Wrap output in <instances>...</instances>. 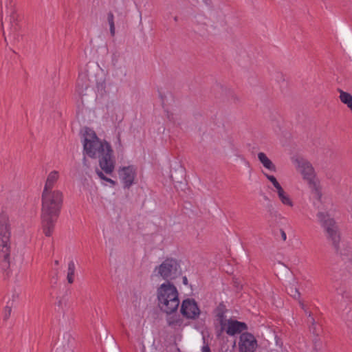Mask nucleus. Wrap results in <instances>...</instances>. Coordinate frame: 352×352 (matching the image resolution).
Segmentation results:
<instances>
[{"label": "nucleus", "instance_id": "1", "mask_svg": "<svg viewBox=\"0 0 352 352\" xmlns=\"http://www.w3.org/2000/svg\"><path fill=\"white\" fill-rule=\"evenodd\" d=\"M81 143L85 156L98 158L99 167L106 174H111L114 171L116 160L112 146L108 141L100 139L94 129L85 127L81 131Z\"/></svg>", "mask_w": 352, "mask_h": 352}, {"label": "nucleus", "instance_id": "2", "mask_svg": "<svg viewBox=\"0 0 352 352\" xmlns=\"http://www.w3.org/2000/svg\"><path fill=\"white\" fill-rule=\"evenodd\" d=\"M314 205L318 210L316 214L317 219L324 230L327 240L331 243L333 246L338 248L341 241L339 227L329 213L324 211L329 205H331V203L327 199H324L321 201V206H317L316 203H314Z\"/></svg>", "mask_w": 352, "mask_h": 352}, {"label": "nucleus", "instance_id": "3", "mask_svg": "<svg viewBox=\"0 0 352 352\" xmlns=\"http://www.w3.org/2000/svg\"><path fill=\"white\" fill-rule=\"evenodd\" d=\"M159 309L166 314L175 313L179 305V292L170 282L161 284L156 292Z\"/></svg>", "mask_w": 352, "mask_h": 352}, {"label": "nucleus", "instance_id": "4", "mask_svg": "<svg viewBox=\"0 0 352 352\" xmlns=\"http://www.w3.org/2000/svg\"><path fill=\"white\" fill-rule=\"evenodd\" d=\"M294 163L302 179L307 184L312 196L318 200H323L320 181L312 164L303 158L295 159Z\"/></svg>", "mask_w": 352, "mask_h": 352}, {"label": "nucleus", "instance_id": "5", "mask_svg": "<svg viewBox=\"0 0 352 352\" xmlns=\"http://www.w3.org/2000/svg\"><path fill=\"white\" fill-rule=\"evenodd\" d=\"M63 203V193L58 190H43L41 216L58 217Z\"/></svg>", "mask_w": 352, "mask_h": 352}, {"label": "nucleus", "instance_id": "6", "mask_svg": "<svg viewBox=\"0 0 352 352\" xmlns=\"http://www.w3.org/2000/svg\"><path fill=\"white\" fill-rule=\"evenodd\" d=\"M10 228L8 216L0 214V257L8 263L10 258Z\"/></svg>", "mask_w": 352, "mask_h": 352}, {"label": "nucleus", "instance_id": "7", "mask_svg": "<svg viewBox=\"0 0 352 352\" xmlns=\"http://www.w3.org/2000/svg\"><path fill=\"white\" fill-rule=\"evenodd\" d=\"M180 272L181 269L177 261L173 258H166L155 267L153 276L162 279H171Z\"/></svg>", "mask_w": 352, "mask_h": 352}, {"label": "nucleus", "instance_id": "8", "mask_svg": "<svg viewBox=\"0 0 352 352\" xmlns=\"http://www.w3.org/2000/svg\"><path fill=\"white\" fill-rule=\"evenodd\" d=\"M118 180L124 189H129L138 181V168L135 165L129 164L121 165L116 170Z\"/></svg>", "mask_w": 352, "mask_h": 352}, {"label": "nucleus", "instance_id": "9", "mask_svg": "<svg viewBox=\"0 0 352 352\" xmlns=\"http://www.w3.org/2000/svg\"><path fill=\"white\" fill-rule=\"evenodd\" d=\"M180 312L184 318L190 320H196L201 314V310L197 302L192 298H186L182 300Z\"/></svg>", "mask_w": 352, "mask_h": 352}, {"label": "nucleus", "instance_id": "10", "mask_svg": "<svg viewBox=\"0 0 352 352\" xmlns=\"http://www.w3.org/2000/svg\"><path fill=\"white\" fill-rule=\"evenodd\" d=\"M221 326V329L230 336L239 333L247 329L245 323L233 319H222Z\"/></svg>", "mask_w": 352, "mask_h": 352}, {"label": "nucleus", "instance_id": "11", "mask_svg": "<svg viewBox=\"0 0 352 352\" xmlns=\"http://www.w3.org/2000/svg\"><path fill=\"white\" fill-rule=\"evenodd\" d=\"M239 347L240 352H254L257 348V341L250 333H243L240 336Z\"/></svg>", "mask_w": 352, "mask_h": 352}, {"label": "nucleus", "instance_id": "12", "mask_svg": "<svg viewBox=\"0 0 352 352\" xmlns=\"http://www.w3.org/2000/svg\"><path fill=\"white\" fill-rule=\"evenodd\" d=\"M257 157L259 162L261 164L264 170L267 173H276L277 171V167L275 164L270 159V157L263 152H258Z\"/></svg>", "mask_w": 352, "mask_h": 352}, {"label": "nucleus", "instance_id": "13", "mask_svg": "<svg viewBox=\"0 0 352 352\" xmlns=\"http://www.w3.org/2000/svg\"><path fill=\"white\" fill-rule=\"evenodd\" d=\"M57 217L55 216H41L43 230L45 236H50L52 235Z\"/></svg>", "mask_w": 352, "mask_h": 352}, {"label": "nucleus", "instance_id": "14", "mask_svg": "<svg viewBox=\"0 0 352 352\" xmlns=\"http://www.w3.org/2000/svg\"><path fill=\"white\" fill-rule=\"evenodd\" d=\"M276 195L280 203L285 207L292 208L294 206L293 198L284 188L277 192Z\"/></svg>", "mask_w": 352, "mask_h": 352}, {"label": "nucleus", "instance_id": "15", "mask_svg": "<svg viewBox=\"0 0 352 352\" xmlns=\"http://www.w3.org/2000/svg\"><path fill=\"white\" fill-rule=\"evenodd\" d=\"M59 176V172L57 170L50 172L47 177L43 190L53 191L52 188L58 181Z\"/></svg>", "mask_w": 352, "mask_h": 352}, {"label": "nucleus", "instance_id": "16", "mask_svg": "<svg viewBox=\"0 0 352 352\" xmlns=\"http://www.w3.org/2000/svg\"><path fill=\"white\" fill-rule=\"evenodd\" d=\"M96 173L98 177L102 181V184L106 186H109L110 188H114L118 185V182L116 180H113L109 177H107L104 173H106L104 170H96Z\"/></svg>", "mask_w": 352, "mask_h": 352}, {"label": "nucleus", "instance_id": "17", "mask_svg": "<svg viewBox=\"0 0 352 352\" xmlns=\"http://www.w3.org/2000/svg\"><path fill=\"white\" fill-rule=\"evenodd\" d=\"M10 15L8 22V29L10 34H14L18 30L17 17L14 11L11 9L10 10Z\"/></svg>", "mask_w": 352, "mask_h": 352}, {"label": "nucleus", "instance_id": "18", "mask_svg": "<svg viewBox=\"0 0 352 352\" xmlns=\"http://www.w3.org/2000/svg\"><path fill=\"white\" fill-rule=\"evenodd\" d=\"M262 173L267 179V181L271 183L272 186H273L272 190L276 193L280 191V190H281L282 188H283L281 184L278 181L277 178L274 175H271L270 174V173H267L266 171H263Z\"/></svg>", "mask_w": 352, "mask_h": 352}, {"label": "nucleus", "instance_id": "19", "mask_svg": "<svg viewBox=\"0 0 352 352\" xmlns=\"http://www.w3.org/2000/svg\"><path fill=\"white\" fill-rule=\"evenodd\" d=\"M170 326L175 329L180 328L183 325V320L179 316H171L167 319Z\"/></svg>", "mask_w": 352, "mask_h": 352}, {"label": "nucleus", "instance_id": "20", "mask_svg": "<svg viewBox=\"0 0 352 352\" xmlns=\"http://www.w3.org/2000/svg\"><path fill=\"white\" fill-rule=\"evenodd\" d=\"M88 87L87 79L85 76H79L77 85H76V91L79 94H82L83 93L84 89H85Z\"/></svg>", "mask_w": 352, "mask_h": 352}, {"label": "nucleus", "instance_id": "21", "mask_svg": "<svg viewBox=\"0 0 352 352\" xmlns=\"http://www.w3.org/2000/svg\"><path fill=\"white\" fill-rule=\"evenodd\" d=\"M340 101L349 107L352 104V95L342 90H339Z\"/></svg>", "mask_w": 352, "mask_h": 352}, {"label": "nucleus", "instance_id": "22", "mask_svg": "<svg viewBox=\"0 0 352 352\" xmlns=\"http://www.w3.org/2000/svg\"><path fill=\"white\" fill-rule=\"evenodd\" d=\"M76 270V265L74 261H70L68 263L67 279L69 283H72L74 280V274Z\"/></svg>", "mask_w": 352, "mask_h": 352}, {"label": "nucleus", "instance_id": "23", "mask_svg": "<svg viewBox=\"0 0 352 352\" xmlns=\"http://www.w3.org/2000/svg\"><path fill=\"white\" fill-rule=\"evenodd\" d=\"M108 21L110 26V32L112 36L115 34V26L113 21V16L112 14L109 15L108 17Z\"/></svg>", "mask_w": 352, "mask_h": 352}, {"label": "nucleus", "instance_id": "24", "mask_svg": "<svg viewBox=\"0 0 352 352\" xmlns=\"http://www.w3.org/2000/svg\"><path fill=\"white\" fill-rule=\"evenodd\" d=\"M11 312H12V307L11 306H9V305H6L3 309V316H4V318L5 319H8L10 315H11Z\"/></svg>", "mask_w": 352, "mask_h": 352}, {"label": "nucleus", "instance_id": "25", "mask_svg": "<svg viewBox=\"0 0 352 352\" xmlns=\"http://www.w3.org/2000/svg\"><path fill=\"white\" fill-rule=\"evenodd\" d=\"M201 352H210V349L208 345L204 344L201 348Z\"/></svg>", "mask_w": 352, "mask_h": 352}, {"label": "nucleus", "instance_id": "26", "mask_svg": "<svg viewBox=\"0 0 352 352\" xmlns=\"http://www.w3.org/2000/svg\"><path fill=\"white\" fill-rule=\"evenodd\" d=\"M280 234H281V237H282L283 240V241H286V239H287V234L285 232V231L282 230Z\"/></svg>", "mask_w": 352, "mask_h": 352}, {"label": "nucleus", "instance_id": "27", "mask_svg": "<svg viewBox=\"0 0 352 352\" xmlns=\"http://www.w3.org/2000/svg\"><path fill=\"white\" fill-rule=\"evenodd\" d=\"M183 282H184V284L187 283V278L186 277H184L183 278Z\"/></svg>", "mask_w": 352, "mask_h": 352}, {"label": "nucleus", "instance_id": "28", "mask_svg": "<svg viewBox=\"0 0 352 352\" xmlns=\"http://www.w3.org/2000/svg\"><path fill=\"white\" fill-rule=\"evenodd\" d=\"M142 352H146L145 346L143 345L142 348Z\"/></svg>", "mask_w": 352, "mask_h": 352}, {"label": "nucleus", "instance_id": "29", "mask_svg": "<svg viewBox=\"0 0 352 352\" xmlns=\"http://www.w3.org/2000/svg\"><path fill=\"white\" fill-rule=\"evenodd\" d=\"M241 160H244V161H245L244 157H241Z\"/></svg>", "mask_w": 352, "mask_h": 352}]
</instances>
